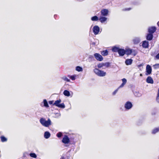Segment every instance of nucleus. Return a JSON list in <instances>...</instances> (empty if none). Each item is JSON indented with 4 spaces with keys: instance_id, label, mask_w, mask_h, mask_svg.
Segmentation results:
<instances>
[{
    "instance_id": "23",
    "label": "nucleus",
    "mask_w": 159,
    "mask_h": 159,
    "mask_svg": "<svg viewBox=\"0 0 159 159\" xmlns=\"http://www.w3.org/2000/svg\"><path fill=\"white\" fill-rule=\"evenodd\" d=\"M64 95L65 96L69 97L70 96V93L69 91L67 90H65L63 93Z\"/></svg>"
},
{
    "instance_id": "39",
    "label": "nucleus",
    "mask_w": 159,
    "mask_h": 159,
    "mask_svg": "<svg viewBox=\"0 0 159 159\" xmlns=\"http://www.w3.org/2000/svg\"><path fill=\"white\" fill-rule=\"evenodd\" d=\"M62 135V134L61 132H59L57 134V136L58 138H60Z\"/></svg>"
},
{
    "instance_id": "33",
    "label": "nucleus",
    "mask_w": 159,
    "mask_h": 159,
    "mask_svg": "<svg viewBox=\"0 0 159 159\" xmlns=\"http://www.w3.org/2000/svg\"><path fill=\"white\" fill-rule=\"evenodd\" d=\"M62 79L63 80L67 82H69L70 81V80L68 79L66 77L64 76L62 77Z\"/></svg>"
},
{
    "instance_id": "46",
    "label": "nucleus",
    "mask_w": 159,
    "mask_h": 159,
    "mask_svg": "<svg viewBox=\"0 0 159 159\" xmlns=\"http://www.w3.org/2000/svg\"><path fill=\"white\" fill-rule=\"evenodd\" d=\"M53 101H49V103L50 104H53Z\"/></svg>"
},
{
    "instance_id": "29",
    "label": "nucleus",
    "mask_w": 159,
    "mask_h": 159,
    "mask_svg": "<svg viewBox=\"0 0 159 159\" xmlns=\"http://www.w3.org/2000/svg\"><path fill=\"white\" fill-rule=\"evenodd\" d=\"M91 20L92 21H97L98 20V18L97 16H95L92 17L91 18Z\"/></svg>"
},
{
    "instance_id": "48",
    "label": "nucleus",
    "mask_w": 159,
    "mask_h": 159,
    "mask_svg": "<svg viewBox=\"0 0 159 159\" xmlns=\"http://www.w3.org/2000/svg\"><path fill=\"white\" fill-rule=\"evenodd\" d=\"M131 9V8H126L125 9V10H127V11H129V10H130Z\"/></svg>"
},
{
    "instance_id": "4",
    "label": "nucleus",
    "mask_w": 159,
    "mask_h": 159,
    "mask_svg": "<svg viewBox=\"0 0 159 159\" xmlns=\"http://www.w3.org/2000/svg\"><path fill=\"white\" fill-rule=\"evenodd\" d=\"M132 103L128 101L125 103L124 107L126 110H129L132 107Z\"/></svg>"
},
{
    "instance_id": "49",
    "label": "nucleus",
    "mask_w": 159,
    "mask_h": 159,
    "mask_svg": "<svg viewBox=\"0 0 159 159\" xmlns=\"http://www.w3.org/2000/svg\"><path fill=\"white\" fill-rule=\"evenodd\" d=\"M60 159H65L64 157H61Z\"/></svg>"
},
{
    "instance_id": "30",
    "label": "nucleus",
    "mask_w": 159,
    "mask_h": 159,
    "mask_svg": "<svg viewBox=\"0 0 159 159\" xmlns=\"http://www.w3.org/2000/svg\"><path fill=\"white\" fill-rule=\"evenodd\" d=\"M75 70H76L80 72L83 70V68L82 67L78 66L76 67Z\"/></svg>"
},
{
    "instance_id": "13",
    "label": "nucleus",
    "mask_w": 159,
    "mask_h": 159,
    "mask_svg": "<svg viewBox=\"0 0 159 159\" xmlns=\"http://www.w3.org/2000/svg\"><path fill=\"white\" fill-rule=\"evenodd\" d=\"M153 37V34L149 33L146 36V39L150 41L152 39Z\"/></svg>"
},
{
    "instance_id": "43",
    "label": "nucleus",
    "mask_w": 159,
    "mask_h": 159,
    "mask_svg": "<svg viewBox=\"0 0 159 159\" xmlns=\"http://www.w3.org/2000/svg\"><path fill=\"white\" fill-rule=\"evenodd\" d=\"M56 116L58 117L60 116V114L59 113H57L56 114Z\"/></svg>"
},
{
    "instance_id": "14",
    "label": "nucleus",
    "mask_w": 159,
    "mask_h": 159,
    "mask_svg": "<svg viewBox=\"0 0 159 159\" xmlns=\"http://www.w3.org/2000/svg\"><path fill=\"white\" fill-rule=\"evenodd\" d=\"M148 42L147 41H144L143 42L142 46L144 48H147L148 47Z\"/></svg>"
},
{
    "instance_id": "9",
    "label": "nucleus",
    "mask_w": 159,
    "mask_h": 159,
    "mask_svg": "<svg viewBox=\"0 0 159 159\" xmlns=\"http://www.w3.org/2000/svg\"><path fill=\"white\" fill-rule=\"evenodd\" d=\"M156 28L155 26L149 27L148 28V32L149 33L153 34L156 31Z\"/></svg>"
},
{
    "instance_id": "31",
    "label": "nucleus",
    "mask_w": 159,
    "mask_h": 159,
    "mask_svg": "<svg viewBox=\"0 0 159 159\" xmlns=\"http://www.w3.org/2000/svg\"><path fill=\"white\" fill-rule=\"evenodd\" d=\"M89 61H90L94 60V57L93 55H90L89 56L88 59Z\"/></svg>"
},
{
    "instance_id": "28",
    "label": "nucleus",
    "mask_w": 159,
    "mask_h": 159,
    "mask_svg": "<svg viewBox=\"0 0 159 159\" xmlns=\"http://www.w3.org/2000/svg\"><path fill=\"white\" fill-rule=\"evenodd\" d=\"M0 139L1 141L3 142H6L7 141V139L3 136L0 137Z\"/></svg>"
},
{
    "instance_id": "47",
    "label": "nucleus",
    "mask_w": 159,
    "mask_h": 159,
    "mask_svg": "<svg viewBox=\"0 0 159 159\" xmlns=\"http://www.w3.org/2000/svg\"><path fill=\"white\" fill-rule=\"evenodd\" d=\"M91 45H92L93 46H95V42H92L91 43Z\"/></svg>"
},
{
    "instance_id": "10",
    "label": "nucleus",
    "mask_w": 159,
    "mask_h": 159,
    "mask_svg": "<svg viewBox=\"0 0 159 159\" xmlns=\"http://www.w3.org/2000/svg\"><path fill=\"white\" fill-rule=\"evenodd\" d=\"M40 105L42 107H45L47 108L49 107L48 104L47 100L44 99L43 100V102L41 103Z\"/></svg>"
},
{
    "instance_id": "6",
    "label": "nucleus",
    "mask_w": 159,
    "mask_h": 159,
    "mask_svg": "<svg viewBox=\"0 0 159 159\" xmlns=\"http://www.w3.org/2000/svg\"><path fill=\"white\" fill-rule=\"evenodd\" d=\"M152 71L151 66L149 65H148L146 67V73L145 74L146 75H148L150 74Z\"/></svg>"
},
{
    "instance_id": "40",
    "label": "nucleus",
    "mask_w": 159,
    "mask_h": 159,
    "mask_svg": "<svg viewBox=\"0 0 159 159\" xmlns=\"http://www.w3.org/2000/svg\"><path fill=\"white\" fill-rule=\"evenodd\" d=\"M122 80V83H123L125 84L127 82L125 78H123Z\"/></svg>"
},
{
    "instance_id": "36",
    "label": "nucleus",
    "mask_w": 159,
    "mask_h": 159,
    "mask_svg": "<svg viewBox=\"0 0 159 159\" xmlns=\"http://www.w3.org/2000/svg\"><path fill=\"white\" fill-rule=\"evenodd\" d=\"M98 68H100L104 67L103 63H99L98 65Z\"/></svg>"
},
{
    "instance_id": "17",
    "label": "nucleus",
    "mask_w": 159,
    "mask_h": 159,
    "mask_svg": "<svg viewBox=\"0 0 159 159\" xmlns=\"http://www.w3.org/2000/svg\"><path fill=\"white\" fill-rule=\"evenodd\" d=\"M133 60L131 59H130L126 60L125 61V63L127 65H129L131 64Z\"/></svg>"
},
{
    "instance_id": "2",
    "label": "nucleus",
    "mask_w": 159,
    "mask_h": 159,
    "mask_svg": "<svg viewBox=\"0 0 159 159\" xmlns=\"http://www.w3.org/2000/svg\"><path fill=\"white\" fill-rule=\"evenodd\" d=\"M93 71L97 75L100 77L104 76L106 74V72L102 70H99L97 68L94 69Z\"/></svg>"
},
{
    "instance_id": "11",
    "label": "nucleus",
    "mask_w": 159,
    "mask_h": 159,
    "mask_svg": "<svg viewBox=\"0 0 159 159\" xmlns=\"http://www.w3.org/2000/svg\"><path fill=\"white\" fill-rule=\"evenodd\" d=\"M120 56H123L125 53V50L122 48H120L118 52Z\"/></svg>"
},
{
    "instance_id": "26",
    "label": "nucleus",
    "mask_w": 159,
    "mask_h": 159,
    "mask_svg": "<svg viewBox=\"0 0 159 159\" xmlns=\"http://www.w3.org/2000/svg\"><path fill=\"white\" fill-rule=\"evenodd\" d=\"M159 131V127L156 128L152 130V134H154Z\"/></svg>"
},
{
    "instance_id": "51",
    "label": "nucleus",
    "mask_w": 159,
    "mask_h": 159,
    "mask_svg": "<svg viewBox=\"0 0 159 159\" xmlns=\"http://www.w3.org/2000/svg\"><path fill=\"white\" fill-rule=\"evenodd\" d=\"M157 24L158 25V26L159 27V21L157 22Z\"/></svg>"
},
{
    "instance_id": "37",
    "label": "nucleus",
    "mask_w": 159,
    "mask_h": 159,
    "mask_svg": "<svg viewBox=\"0 0 159 159\" xmlns=\"http://www.w3.org/2000/svg\"><path fill=\"white\" fill-rule=\"evenodd\" d=\"M153 67L155 69H157L159 68V63L154 65Z\"/></svg>"
},
{
    "instance_id": "20",
    "label": "nucleus",
    "mask_w": 159,
    "mask_h": 159,
    "mask_svg": "<svg viewBox=\"0 0 159 159\" xmlns=\"http://www.w3.org/2000/svg\"><path fill=\"white\" fill-rule=\"evenodd\" d=\"M120 48L118 47L114 46L112 48V51L113 52H118Z\"/></svg>"
},
{
    "instance_id": "34",
    "label": "nucleus",
    "mask_w": 159,
    "mask_h": 159,
    "mask_svg": "<svg viewBox=\"0 0 159 159\" xmlns=\"http://www.w3.org/2000/svg\"><path fill=\"white\" fill-rule=\"evenodd\" d=\"M59 107L64 108L65 107V105L64 103L59 104L58 107Z\"/></svg>"
},
{
    "instance_id": "3",
    "label": "nucleus",
    "mask_w": 159,
    "mask_h": 159,
    "mask_svg": "<svg viewBox=\"0 0 159 159\" xmlns=\"http://www.w3.org/2000/svg\"><path fill=\"white\" fill-rule=\"evenodd\" d=\"M95 58L98 61H102L103 60L102 56L98 53H95L94 54Z\"/></svg>"
},
{
    "instance_id": "18",
    "label": "nucleus",
    "mask_w": 159,
    "mask_h": 159,
    "mask_svg": "<svg viewBox=\"0 0 159 159\" xmlns=\"http://www.w3.org/2000/svg\"><path fill=\"white\" fill-rule=\"evenodd\" d=\"M50 133L48 131H46L44 133V137L46 139L49 138L50 137Z\"/></svg>"
},
{
    "instance_id": "24",
    "label": "nucleus",
    "mask_w": 159,
    "mask_h": 159,
    "mask_svg": "<svg viewBox=\"0 0 159 159\" xmlns=\"http://www.w3.org/2000/svg\"><path fill=\"white\" fill-rule=\"evenodd\" d=\"M77 76L76 75H68V77L70 78L72 80H74L76 79V77Z\"/></svg>"
},
{
    "instance_id": "32",
    "label": "nucleus",
    "mask_w": 159,
    "mask_h": 159,
    "mask_svg": "<svg viewBox=\"0 0 159 159\" xmlns=\"http://www.w3.org/2000/svg\"><path fill=\"white\" fill-rule=\"evenodd\" d=\"M29 155L32 157L36 158L37 157L36 155L34 153H30Z\"/></svg>"
},
{
    "instance_id": "8",
    "label": "nucleus",
    "mask_w": 159,
    "mask_h": 159,
    "mask_svg": "<svg viewBox=\"0 0 159 159\" xmlns=\"http://www.w3.org/2000/svg\"><path fill=\"white\" fill-rule=\"evenodd\" d=\"M62 142L65 144H68L70 142V139L68 137L65 135L62 140Z\"/></svg>"
},
{
    "instance_id": "1",
    "label": "nucleus",
    "mask_w": 159,
    "mask_h": 159,
    "mask_svg": "<svg viewBox=\"0 0 159 159\" xmlns=\"http://www.w3.org/2000/svg\"><path fill=\"white\" fill-rule=\"evenodd\" d=\"M39 121L40 123L45 127H48L51 125V121L49 119L46 120L44 118H42L40 119Z\"/></svg>"
},
{
    "instance_id": "19",
    "label": "nucleus",
    "mask_w": 159,
    "mask_h": 159,
    "mask_svg": "<svg viewBox=\"0 0 159 159\" xmlns=\"http://www.w3.org/2000/svg\"><path fill=\"white\" fill-rule=\"evenodd\" d=\"M101 54L103 56H107L108 54V51L107 50H103L101 52Z\"/></svg>"
},
{
    "instance_id": "12",
    "label": "nucleus",
    "mask_w": 159,
    "mask_h": 159,
    "mask_svg": "<svg viewBox=\"0 0 159 159\" xmlns=\"http://www.w3.org/2000/svg\"><path fill=\"white\" fill-rule=\"evenodd\" d=\"M146 82L149 84H152L154 81L153 80L151 76H148L146 79Z\"/></svg>"
},
{
    "instance_id": "21",
    "label": "nucleus",
    "mask_w": 159,
    "mask_h": 159,
    "mask_svg": "<svg viewBox=\"0 0 159 159\" xmlns=\"http://www.w3.org/2000/svg\"><path fill=\"white\" fill-rule=\"evenodd\" d=\"M61 102V99L57 100L55 101V102L53 104V105H55L57 107H58V105H59L60 103Z\"/></svg>"
},
{
    "instance_id": "22",
    "label": "nucleus",
    "mask_w": 159,
    "mask_h": 159,
    "mask_svg": "<svg viewBox=\"0 0 159 159\" xmlns=\"http://www.w3.org/2000/svg\"><path fill=\"white\" fill-rule=\"evenodd\" d=\"M125 53L127 55H130L132 52V49H127L125 50Z\"/></svg>"
},
{
    "instance_id": "35",
    "label": "nucleus",
    "mask_w": 159,
    "mask_h": 159,
    "mask_svg": "<svg viewBox=\"0 0 159 159\" xmlns=\"http://www.w3.org/2000/svg\"><path fill=\"white\" fill-rule=\"evenodd\" d=\"M29 155V154L28 152H25L23 154V157H28Z\"/></svg>"
},
{
    "instance_id": "52",
    "label": "nucleus",
    "mask_w": 159,
    "mask_h": 159,
    "mask_svg": "<svg viewBox=\"0 0 159 159\" xmlns=\"http://www.w3.org/2000/svg\"><path fill=\"white\" fill-rule=\"evenodd\" d=\"M140 76H143L142 74H140Z\"/></svg>"
},
{
    "instance_id": "27",
    "label": "nucleus",
    "mask_w": 159,
    "mask_h": 159,
    "mask_svg": "<svg viewBox=\"0 0 159 159\" xmlns=\"http://www.w3.org/2000/svg\"><path fill=\"white\" fill-rule=\"evenodd\" d=\"M110 66V63L109 62H107L105 63H103V66L105 67L104 68H108Z\"/></svg>"
},
{
    "instance_id": "5",
    "label": "nucleus",
    "mask_w": 159,
    "mask_h": 159,
    "mask_svg": "<svg viewBox=\"0 0 159 159\" xmlns=\"http://www.w3.org/2000/svg\"><path fill=\"white\" fill-rule=\"evenodd\" d=\"M100 31V28L98 25L94 26L93 28V32L95 35L98 34H99Z\"/></svg>"
},
{
    "instance_id": "25",
    "label": "nucleus",
    "mask_w": 159,
    "mask_h": 159,
    "mask_svg": "<svg viewBox=\"0 0 159 159\" xmlns=\"http://www.w3.org/2000/svg\"><path fill=\"white\" fill-rule=\"evenodd\" d=\"M134 94L136 97H140L142 96V94L138 91H135L134 93Z\"/></svg>"
},
{
    "instance_id": "42",
    "label": "nucleus",
    "mask_w": 159,
    "mask_h": 159,
    "mask_svg": "<svg viewBox=\"0 0 159 159\" xmlns=\"http://www.w3.org/2000/svg\"><path fill=\"white\" fill-rule=\"evenodd\" d=\"M125 84L123 83H122L120 85V86L119 87V88H122L124 86V85Z\"/></svg>"
},
{
    "instance_id": "16",
    "label": "nucleus",
    "mask_w": 159,
    "mask_h": 159,
    "mask_svg": "<svg viewBox=\"0 0 159 159\" xmlns=\"http://www.w3.org/2000/svg\"><path fill=\"white\" fill-rule=\"evenodd\" d=\"M140 39L139 37H136L134 38L133 40V41L135 44H137L140 42Z\"/></svg>"
},
{
    "instance_id": "15",
    "label": "nucleus",
    "mask_w": 159,
    "mask_h": 159,
    "mask_svg": "<svg viewBox=\"0 0 159 159\" xmlns=\"http://www.w3.org/2000/svg\"><path fill=\"white\" fill-rule=\"evenodd\" d=\"M107 17L100 16L99 18V20L101 23H102L106 21L107 20Z\"/></svg>"
},
{
    "instance_id": "7",
    "label": "nucleus",
    "mask_w": 159,
    "mask_h": 159,
    "mask_svg": "<svg viewBox=\"0 0 159 159\" xmlns=\"http://www.w3.org/2000/svg\"><path fill=\"white\" fill-rule=\"evenodd\" d=\"M108 10L107 9H105L101 11V15L103 16H107L108 13Z\"/></svg>"
},
{
    "instance_id": "50",
    "label": "nucleus",
    "mask_w": 159,
    "mask_h": 159,
    "mask_svg": "<svg viewBox=\"0 0 159 159\" xmlns=\"http://www.w3.org/2000/svg\"><path fill=\"white\" fill-rule=\"evenodd\" d=\"M57 16V15H54V17L55 18H56V17Z\"/></svg>"
},
{
    "instance_id": "38",
    "label": "nucleus",
    "mask_w": 159,
    "mask_h": 159,
    "mask_svg": "<svg viewBox=\"0 0 159 159\" xmlns=\"http://www.w3.org/2000/svg\"><path fill=\"white\" fill-rule=\"evenodd\" d=\"M157 101L159 103V88L158 90L157 95L156 98Z\"/></svg>"
},
{
    "instance_id": "41",
    "label": "nucleus",
    "mask_w": 159,
    "mask_h": 159,
    "mask_svg": "<svg viewBox=\"0 0 159 159\" xmlns=\"http://www.w3.org/2000/svg\"><path fill=\"white\" fill-rule=\"evenodd\" d=\"M118 88L117 89H116L112 93V95H114L116 94V93H117V91H118Z\"/></svg>"
},
{
    "instance_id": "44",
    "label": "nucleus",
    "mask_w": 159,
    "mask_h": 159,
    "mask_svg": "<svg viewBox=\"0 0 159 159\" xmlns=\"http://www.w3.org/2000/svg\"><path fill=\"white\" fill-rule=\"evenodd\" d=\"M143 63H142V64H139V65H138V67L139 68L140 67H141V66H143Z\"/></svg>"
},
{
    "instance_id": "45",
    "label": "nucleus",
    "mask_w": 159,
    "mask_h": 159,
    "mask_svg": "<svg viewBox=\"0 0 159 159\" xmlns=\"http://www.w3.org/2000/svg\"><path fill=\"white\" fill-rule=\"evenodd\" d=\"M156 57L157 59H159V53L157 55H156Z\"/></svg>"
}]
</instances>
